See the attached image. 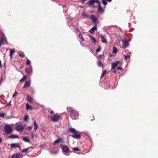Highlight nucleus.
<instances>
[{
	"label": "nucleus",
	"mask_w": 158,
	"mask_h": 158,
	"mask_svg": "<svg viewBox=\"0 0 158 158\" xmlns=\"http://www.w3.org/2000/svg\"><path fill=\"white\" fill-rule=\"evenodd\" d=\"M69 131L70 132L74 134L72 136L73 138L76 139H79L81 137V134L79 133L75 129L72 128H69Z\"/></svg>",
	"instance_id": "1"
},
{
	"label": "nucleus",
	"mask_w": 158,
	"mask_h": 158,
	"mask_svg": "<svg viewBox=\"0 0 158 158\" xmlns=\"http://www.w3.org/2000/svg\"><path fill=\"white\" fill-rule=\"evenodd\" d=\"M7 42L6 37L5 35L3 34L0 36V48L4 43Z\"/></svg>",
	"instance_id": "2"
},
{
	"label": "nucleus",
	"mask_w": 158,
	"mask_h": 158,
	"mask_svg": "<svg viewBox=\"0 0 158 158\" xmlns=\"http://www.w3.org/2000/svg\"><path fill=\"white\" fill-rule=\"evenodd\" d=\"M49 117L52 122H57L59 120L61 117L59 115L54 114L53 115L50 116Z\"/></svg>",
	"instance_id": "3"
},
{
	"label": "nucleus",
	"mask_w": 158,
	"mask_h": 158,
	"mask_svg": "<svg viewBox=\"0 0 158 158\" xmlns=\"http://www.w3.org/2000/svg\"><path fill=\"white\" fill-rule=\"evenodd\" d=\"M4 129L5 132L7 134H10L12 132V129L11 126L9 125H6L5 126Z\"/></svg>",
	"instance_id": "4"
},
{
	"label": "nucleus",
	"mask_w": 158,
	"mask_h": 158,
	"mask_svg": "<svg viewBox=\"0 0 158 158\" xmlns=\"http://www.w3.org/2000/svg\"><path fill=\"white\" fill-rule=\"evenodd\" d=\"M62 150L63 152L64 153V154L67 156H69V153L71 152V151L69 150L68 147L66 145H64L63 147Z\"/></svg>",
	"instance_id": "5"
},
{
	"label": "nucleus",
	"mask_w": 158,
	"mask_h": 158,
	"mask_svg": "<svg viewBox=\"0 0 158 158\" xmlns=\"http://www.w3.org/2000/svg\"><path fill=\"white\" fill-rule=\"evenodd\" d=\"M24 126L23 124H19L16 127V130L20 132H22L24 128Z\"/></svg>",
	"instance_id": "6"
},
{
	"label": "nucleus",
	"mask_w": 158,
	"mask_h": 158,
	"mask_svg": "<svg viewBox=\"0 0 158 158\" xmlns=\"http://www.w3.org/2000/svg\"><path fill=\"white\" fill-rule=\"evenodd\" d=\"M79 113L77 110H75L74 112L70 114V117L73 119H76L78 118V117Z\"/></svg>",
	"instance_id": "7"
},
{
	"label": "nucleus",
	"mask_w": 158,
	"mask_h": 158,
	"mask_svg": "<svg viewBox=\"0 0 158 158\" xmlns=\"http://www.w3.org/2000/svg\"><path fill=\"white\" fill-rule=\"evenodd\" d=\"M121 62L119 61H117L114 63H113L111 65V69H114L118 65H122Z\"/></svg>",
	"instance_id": "8"
},
{
	"label": "nucleus",
	"mask_w": 158,
	"mask_h": 158,
	"mask_svg": "<svg viewBox=\"0 0 158 158\" xmlns=\"http://www.w3.org/2000/svg\"><path fill=\"white\" fill-rule=\"evenodd\" d=\"M89 18L92 20L93 23L95 25H97V24L98 23H97V22L98 21L97 18L95 17L94 15H91L90 16Z\"/></svg>",
	"instance_id": "9"
},
{
	"label": "nucleus",
	"mask_w": 158,
	"mask_h": 158,
	"mask_svg": "<svg viewBox=\"0 0 158 158\" xmlns=\"http://www.w3.org/2000/svg\"><path fill=\"white\" fill-rule=\"evenodd\" d=\"M67 109V110L70 113V114H72L73 113L74 111L76 110H74L73 107H68Z\"/></svg>",
	"instance_id": "10"
},
{
	"label": "nucleus",
	"mask_w": 158,
	"mask_h": 158,
	"mask_svg": "<svg viewBox=\"0 0 158 158\" xmlns=\"http://www.w3.org/2000/svg\"><path fill=\"white\" fill-rule=\"evenodd\" d=\"M97 30V27L96 25H95V26L91 28L90 29L89 31V32L91 33H93L95 31Z\"/></svg>",
	"instance_id": "11"
},
{
	"label": "nucleus",
	"mask_w": 158,
	"mask_h": 158,
	"mask_svg": "<svg viewBox=\"0 0 158 158\" xmlns=\"http://www.w3.org/2000/svg\"><path fill=\"white\" fill-rule=\"evenodd\" d=\"M123 47L125 48L126 47L128 46L129 44L128 41L127 40H125L124 41H123Z\"/></svg>",
	"instance_id": "12"
},
{
	"label": "nucleus",
	"mask_w": 158,
	"mask_h": 158,
	"mask_svg": "<svg viewBox=\"0 0 158 158\" xmlns=\"http://www.w3.org/2000/svg\"><path fill=\"white\" fill-rule=\"evenodd\" d=\"M27 101L29 102L33 103L32 99L31 96L29 95H27Z\"/></svg>",
	"instance_id": "13"
},
{
	"label": "nucleus",
	"mask_w": 158,
	"mask_h": 158,
	"mask_svg": "<svg viewBox=\"0 0 158 158\" xmlns=\"http://www.w3.org/2000/svg\"><path fill=\"white\" fill-rule=\"evenodd\" d=\"M11 147L12 148H14L15 147H18L19 148H20V146L18 143H12L10 145Z\"/></svg>",
	"instance_id": "14"
},
{
	"label": "nucleus",
	"mask_w": 158,
	"mask_h": 158,
	"mask_svg": "<svg viewBox=\"0 0 158 158\" xmlns=\"http://www.w3.org/2000/svg\"><path fill=\"white\" fill-rule=\"evenodd\" d=\"M82 16L85 19H88L89 18V15L85 12H83L82 13Z\"/></svg>",
	"instance_id": "15"
},
{
	"label": "nucleus",
	"mask_w": 158,
	"mask_h": 158,
	"mask_svg": "<svg viewBox=\"0 0 158 158\" xmlns=\"http://www.w3.org/2000/svg\"><path fill=\"white\" fill-rule=\"evenodd\" d=\"M20 155L19 153L14 154L12 156L11 158H20Z\"/></svg>",
	"instance_id": "16"
},
{
	"label": "nucleus",
	"mask_w": 158,
	"mask_h": 158,
	"mask_svg": "<svg viewBox=\"0 0 158 158\" xmlns=\"http://www.w3.org/2000/svg\"><path fill=\"white\" fill-rule=\"evenodd\" d=\"M30 85V84L29 82L28 81H26L23 87L24 88H26L29 87Z\"/></svg>",
	"instance_id": "17"
},
{
	"label": "nucleus",
	"mask_w": 158,
	"mask_h": 158,
	"mask_svg": "<svg viewBox=\"0 0 158 158\" xmlns=\"http://www.w3.org/2000/svg\"><path fill=\"white\" fill-rule=\"evenodd\" d=\"M34 130L35 131L38 128V126L36 121H35L34 123Z\"/></svg>",
	"instance_id": "18"
},
{
	"label": "nucleus",
	"mask_w": 158,
	"mask_h": 158,
	"mask_svg": "<svg viewBox=\"0 0 158 158\" xmlns=\"http://www.w3.org/2000/svg\"><path fill=\"white\" fill-rule=\"evenodd\" d=\"M99 5V6H98V11L99 12H103L104 10L102 9V8L101 6V4L99 5Z\"/></svg>",
	"instance_id": "19"
},
{
	"label": "nucleus",
	"mask_w": 158,
	"mask_h": 158,
	"mask_svg": "<svg viewBox=\"0 0 158 158\" xmlns=\"http://www.w3.org/2000/svg\"><path fill=\"white\" fill-rule=\"evenodd\" d=\"M32 106H31L29 105L28 103L26 104V108L27 110H31L32 109Z\"/></svg>",
	"instance_id": "20"
},
{
	"label": "nucleus",
	"mask_w": 158,
	"mask_h": 158,
	"mask_svg": "<svg viewBox=\"0 0 158 158\" xmlns=\"http://www.w3.org/2000/svg\"><path fill=\"white\" fill-rule=\"evenodd\" d=\"M23 141L25 142L30 143V139L27 137H23Z\"/></svg>",
	"instance_id": "21"
},
{
	"label": "nucleus",
	"mask_w": 158,
	"mask_h": 158,
	"mask_svg": "<svg viewBox=\"0 0 158 158\" xmlns=\"http://www.w3.org/2000/svg\"><path fill=\"white\" fill-rule=\"evenodd\" d=\"M10 139H13V138H19L18 136L17 135H10V136L8 137Z\"/></svg>",
	"instance_id": "22"
},
{
	"label": "nucleus",
	"mask_w": 158,
	"mask_h": 158,
	"mask_svg": "<svg viewBox=\"0 0 158 158\" xmlns=\"http://www.w3.org/2000/svg\"><path fill=\"white\" fill-rule=\"evenodd\" d=\"M87 4L90 5H92L94 4V0H89V1H88L87 2Z\"/></svg>",
	"instance_id": "23"
},
{
	"label": "nucleus",
	"mask_w": 158,
	"mask_h": 158,
	"mask_svg": "<svg viewBox=\"0 0 158 158\" xmlns=\"http://www.w3.org/2000/svg\"><path fill=\"white\" fill-rule=\"evenodd\" d=\"M10 58L11 59L12 57L13 54L15 52V51L14 49L10 50Z\"/></svg>",
	"instance_id": "24"
},
{
	"label": "nucleus",
	"mask_w": 158,
	"mask_h": 158,
	"mask_svg": "<svg viewBox=\"0 0 158 158\" xmlns=\"http://www.w3.org/2000/svg\"><path fill=\"white\" fill-rule=\"evenodd\" d=\"M25 72L27 74H29L31 72V70L30 69L27 68L25 69Z\"/></svg>",
	"instance_id": "25"
},
{
	"label": "nucleus",
	"mask_w": 158,
	"mask_h": 158,
	"mask_svg": "<svg viewBox=\"0 0 158 158\" xmlns=\"http://www.w3.org/2000/svg\"><path fill=\"white\" fill-rule=\"evenodd\" d=\"M101 41L103 43H106V39L103 36H101Z\"/></svg>",
	"instance_id": "26"
},
{
	"label": "nucleus",
	"mask_w": 158,
	"mask_h": 158,
	"mask_svg": "<svg viewBox=\"0 0 158 158\" xmlns=\"http://www.w3.org/2000/svg\"><path fill=\"white\" fill-rule=\"evenodd\" d=\"M31 147H28L26 148H24L23 149V150L22 151V152H28V150Z\"/></svg>",
	"instance_id": "27"
},
{
	"label": "nucleus",
	"mask_w": 158,
	"mask_h": 158,
	"mask_svg": "<svg viewBox=\"0 0 158 158\" xmlns=\"http://www.w3.org/2000/svg\"><path fill=\"white\" fill-rule=\"evenodd\" d=\"M27 78V76L26 75H24L23 77L20 80V81H23L25 80Z\"/></svg>",
	"instance_id": "28"
},
{
	"label": "nucleus",
	"mask_w": 158,
	"mask_h": 158,
	"mask_svg": "<svg viewBox=\"0 0 158 158\" xmlns=\"http://www.w3.org/2000/svg\"><path fill=\"white\" fill-rule=\"evenodd\" d=\"M29 118V116H28V115H26L25 116L24 118V120L25 122H26V121H28Z\"/></svg>",
	"instance_id": "29"
},
{
	"label": "nucleus",
	"mask_w": 158,
	"mask_h": 158,
	"mask_svg": "<svg viewBox=\"0 0 158 158\" xmlns=\"http://www.w3.org/2000/svg\"><path fill=\"white\" fill-rule=\"evenodd\" d=\"M25 56L24 53L22 52H21L19 54V56L21 58L24 57Z\"/></svg>",
	"instance_id": "30"
},
{
	"label": "nucleus",
	"mask_w": 158,
	"mask_h": 158,
	"mask_svg": "<svg viewBox=\"0 0 158 158\" xmlns=\"http://www.w3.org/2000/svg\"><path fill=\"white\" fill-rule=\"evenodd\" d=\"M61 140V139H58L57 140H55L53 144H56L58 143H60V141Z\"/></svg>",
	"instance_id": "31"
},
{
	"label": "nucleus",
	"mask_w": 158,
	"mask_h": 158,
	"mask_svg": "<svg viewBox=\"0 0 158 158\" xmlns=\"http://www.w3.org/2000/svg\"><path fill=\"white\" fill-rule=\"evenodd\" d=\"M117 49L115 47H114L113 48V52L114 53H116L117 52Z\"/></svg>",
	"instance_id": "32"
},
{
	"label": "nucleus",
	"mask_w": 158,
	"mask_h": 158,
	"mask_svg": "<svg viewBox=\"0 0 158 158\" xmlns=\"http://www.w3.org/2000/svg\"><path fill=\"white\" fill-rule=\"evenodd\" d=\"M91 39L94 43H96L97 42V41L95 38L91 37Z\"/></svg>",
	"instance_id": "33"
},
{
	"label": "nucleus",
	"mask_w": 158,
	"mask_h": 158,
	"mask_svg": "<svg viewBox=\"0 0 158 158\" xmlns=\"http://www.w3.org/2000/svg\"><path fill=\"white\" fill-rule=\"evenodd\" d=\"M98 65L99 67H101L102 66V63L101 61H99L98 63Z\"/></svg>",
	"instance_id": "34"
},
{
	"label": "nucleus",
	"mask_w": 158,
	"mask_h": 158,
	"mask_svg": "<svg viewBox=\"0 0 158 158\" xmlns=\"http://www.w3.org/2000/svg\"><path fill=\"white\" fill-rule=\"evenodd\" d=\"M79 36L80 39H81L82 41H83L84 40V39L83 38V36L81 34H79Z\"/></svg>",
	"instance_id": "35"
},
{
	"label": "nucleus",
	"mask_w": 158,
	"mask_h": 158,
	"mask_svg": "<svg viewBox=\"0 0 158 158\" xmlns=\"http://www.w3.org/2000/svg\"><path fill=\"white\" fill-rule=\"evenodd\" d=\"M6 116V114L4 113H0V117L1 118H4Z\"/></svg>",
	"instance_id": "36"
},
{
	"label": "nucleus",
	"mask_w": 158,
	"mask_h": 158,
	"mask_svg": "<svg viewBox=\"0 0 158 158\" xmlns=\"http://www.w3.org/2000/svg\"><path fill=\"white\" fill-rule=\"evenodd\" d=\"M106 70H104L103 71L101 75V78L103 77L106 74Z\"/></svg>",
	"instance_id": "37"
},
{
	"label": "nucleus",
	"mask_w": 158,
	"mask_h": 158,
	"mask_svg": "<svg viewBox=\"0 0 158 158\" xmlns=\"http://www.w3.org/2000/svg\"><path fill=\"white\" fill-rule=\"evenodd\" d=\"M106 0H102V3L104 5H106L107 4V3L106 2Z\"/></svg>",
	"instance_id": "38"
},
{
	"label": "nucleus",
	"mask_w": 158,
	"mask_h": 158,
	"mask_svg": "<svg viewBox=\"0 0 158 158\" xmlns=\"http://www.w3.org/2000/svg\"><path fill=\"white\" fill-rule=\"evenodd\" d=\"M101 49V47L100 46H99V47L98 48V49L96 50V52H100Z\"/></svg>",
	"instance_id": "39"
},
{
	"label": "nucleus",
	"mask_w": 158,
	"mask_h": 158,
	"mask_svg": "<svg viewBox=\"0 0 158 158\" xmlns=\"http://www.w3.org/2000/svg\"><path fill=\"white\" fill-rule=\"evenodd\" d=\"M130 55H127V56H125L124 57V59L125 60H127L128 58H130Z\"/></svg>",
	"instance_id": "40"
},
{
	"label": "nucleus",
	"mask_w": 158,
	"mask_h": 158,
	"mask_svg": "<svg viewBox=\"0 0 158 158\" xmlns=\"http://www.w3.org/2000/svg\"><path fill=\"white\" fill-rule=\"evenodd\" d=\"M94 2L98 3V5H99L101 4V2L99 1L96 0H94Z\"/></svg>",
	"instance_id": "41"
},
{
	"label": "nucleus",
	"mask_w": 158,
	"mask_h": 158,
	"mask_svg": "<svg viewBox=\"0 0 158 158\" xmlns=\"http://www.w3.org/2000/svg\"><path fill=\"white\" fill-rule=\"evenodd\" d=\"M73 149L75 151H79V149L77 147H74L73 148Z\"/></svg>",
	"instance_id": "42"
},
{
	"label": "nucleus",
	"mask_w": 158,
	"mask_h": 158,
	"mask_svg": "<svg viewBox=\"0 0 158 158\" xmlns=\"http://www.w3.org/2000/svg\"><path fill=\"white\" fill-rule=\"evenodd\" d=\"M31 63V62H30V61L29 60H27V63H26V64L27 65H28L29 64H30Z\"/></svg>",
	"instance_id": "43"
},
{
	"label": "nucleus",
	"mask_w": 158,
	"mask_h": 158,
	"mask_svg": "<svg viewBox=\"0 0 158 158\" xmlns=\"http://www.w3.org/2000/svg\"><path fill=\"white\" fill-rule=\"evenodd\" d=\"M18 94V92L16 91H15L14 94L13 95V97H15L16 95Z\"/></svg>",
	"instance_id": "44"
},
{
	"label": "nucleus",
	"mask_w": 158,
	"mask_h": 158,
	"mask_svg": "<svg viewBox=\"0 0 158 158\" xmlns=\"http://www.w3.org/2000/svg\"><path fill=\"white\" fill-rule=\"evenodd\" d=\"M32 127H28V129L30 131L32 129Z\"/></svg>",
	"instance_id": "45"
},
{
	"label": "nucleus",
	"mask_w": 158,
	"mask_h": 158,
	"mask_svg": "<svg viewBox=\"0 0 158 158\" xmlns=\"http://www.w3.org/2000/svg\"><path fill=\"white\" fill-rule=\"evenodd\" d=\"M103 56L102 55H99L98 57L100 59H101L102 58Z\"/></svg>",
	"instance_id": "46"
},
{
	"label": "nucleus",
	"mask_w": 158,
	"mask_h": 158,
	"mask_svg": "<svg viewBox=\"0 0 158 158\" xmlns=\"http://www.w3.org/2000/svg\"><path fill=\"white\" fill-rule=\"evenodd\" d=\"M117 69L118 70H122V69L121 67H117Z\"/></svg>",
	"instance_id": "47"
},
{
	"label": "nucleus",
	"mask_w": 158,
	"mask_h": 158,
	"mask_svg": "<svg viewBox=\"0 0 158 158\" xmlns=\"http://www.w3.org/2000/svg\"><path fill=\"white\" fill-rule=\"evenodd\" d=\"M31 138L33 139L34 137V134L33 133H31Z\"/></svg>",
	"instance_id": "48"
},
{
	"label": "nucleus",
	"mask_w": 158,
	"mask_h": 158,
	"mask_svg": "<svg viewBox=\"0 0 158 158\" xmlns=\"http://www.w3.org/2000/svg\"><path fill=\"white\" fill-rule=\"evenodd\" d=\"M81 1L82 3H84L85 1V0H81Z\"/></svg>",
	"instance_id": "49"
},
{
	"label": "nucleus",
	"mask_w": 158,
	"mask_h": 158,
	"mask_svg": "<svg viewBox=\"0 0 158 158\" xmlns=\"http://www.w3.org/2000/svg\"><path fill=\"white\" fill-rule=\"evenodd\" d=\"M54 113V111H51V112H50V114H52Z\"/></svg>",
	"instance_id": "50"
},
{
	"label": "nucleus",
	"mask_w": 158,
	"mask_h": 158,
	"mask_svg": "<svg viewBox=\"0 0 158 158\" xmlns=\"http://www.w3.org/2000/svg\"><path fill=\"white\" fill-rule=\"evenodd\" d=\"M113 69L114 70V71L113 72L114 73H116V70L114 69Z\"/></svg>",
	"instance_id": "51"
},
{
	"label": "nucleus",
	"mask_w": 158,
	"mask_h": 158,
	"mask_svg": "<svg viewBox=\"0 0 158 158\" xmlns=\"http://www.w3.org/2000/svg\"><path fill=\"white\" fill-rule=\"evenodd\" d=\"M92 118H93V119H91V120H94V116H92Z\"/></svg>",
	"instance_id": "52"
},
{
	"label": "nucleus",
	"mask_w": 158,
	"mask_h": 158,
	"mask_svg": "<svg viewBox=\"0 0 158 158\" xmlns=\"http://www.w3.org/2000/svg\"><path fill=\"white\" fill-rule=\"evenodd\" d=\"M1 60H0V67H1Z\"/></svg>",
	"instance_id": "53"
},
{
	"label": "nucleus",
	"mask_w": 158,
	"mask_h": 158,
	"mask_svg": "<svg viewBox=\"0 0 158 158\" xmlns=\"http://www.w3.org/2000/svg\"><path fill=\"white\" fill-rule=\"evenodd\" d=\"M2 142V139L0 137V142Z\"/></svg>",
	"instance_id": "54"
},
{
	"label": "nucleus",
	"mask_w": 158,
	"mask_h": 158,
	"mask_svg": "<svg viewBox=\"0 0 158 158\" xmlns=\"http://www.w3.org/2000/svg\"><path fill=\"white\" fill-rule=\"evenodd\" d=\"M23 66H21L20 67V69H23Z\"/></svg>",
	"instance_id": "55"
},
{
	"label": "nucleus",
	"mask_w": 158,
	"mask_h": 158,
	"mask_svg": "<svg viewBox=\"0 0 158 158\" xmlns=\"http://www.w3.org/2000/svg\"><path fill=\"white\" fill-rule=\"evenodd\" d=\"M107 1H108L109 2H111V0H106Z\"/></svg>",
	"instance_id": "56"
}]
</instances>
